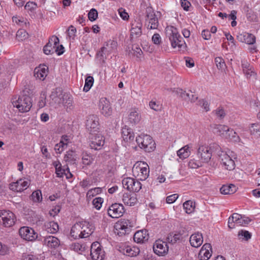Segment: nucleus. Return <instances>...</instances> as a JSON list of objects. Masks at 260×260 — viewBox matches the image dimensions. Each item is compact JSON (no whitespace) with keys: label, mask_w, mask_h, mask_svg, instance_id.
<instances>
[{"label":"nucleus","mask_w":260,"mask_h":260,"mask_svg":"<svg viewBox=\"0 0 260 260\" xmlns=\"http://www.w3.org/2000/svg\"><path fill=\"white\" fill-rule=\"evenodd\" d=\"M167 31L172 47L173 48L178 47L179 51H184L187 46L183 38L179 34L177 29L174 26H171L168 28Z\"/></svg>","instance_id":"f257e3e1"},{"label":"nucleus","mask_w":260,"mask_h":260,"mask_svg":"<svg viewBox=\"0 0 260 260\" xmlns=\"http://www.w3.org/2000/svg\"><path fill=\"white\" fill-rule=\"evenodd\" d=\"M138 146L143 149L145 151L150 152L153 151L155 148V143L152 138L147 134H141L136 138Z\"/></svg>","instance_id":"f03ea898"},{"label":"nucleus","mask_w":260,"mask_h":260,"mask_svg":"<svg viewBox=\"0 0 260 260\" xmlns=\"http://www.w3.org/2000/svg\"><path fill=\"white\" fill-rule=\"evenodd\" d=\"M134 224L128 219H122L118 221L114 225V233L119 236H122L128 234L132 230Z\"/></svg>","instance_id":"7ed1b4c3"},{"label":"nucleus","mask_w":260,"mask_h":260,"mask_svg":"<svg viewBox=\"0 0 260 260\" xmlns=\"http://www.w3.org/2000/svg\"><path fill=\"white\" fill-rule=\"evenodd\" d=\"M12 104L21 112L28 111L32 106L31 98L27 95L19 96L16 100L13 99Z\"/></svg>","instance_id":"20e7f679"},{"label":"nucleus","mask_w":260,"mask_h":260,"mask_svg":"<svg viewBox=\"0 0 260 260\" xmlns=\"http://www.w3.org/2000/svg\"><path fill=\"white\" fill-rule=\"evenodd\" d=\"M16 218L13 213L10 211H0V224L5 227L10 228L15 222Z\"/></svg>","instance_id":"39448f33"},{"label":"nucleus","mask_w":260,"mask_h":260,"mask_svg":"<svg viewBox=\"0 0 260 260\" xmlns=\"http://www.w3.org/2000/svg\"><path fill=\"white\" fill-rule=\"evenodd\" d=\"M146 21L148 22L147 28L150 29H157L158 20L152 7H148L146 9Z\"/></svg>","instance_id":"423d86ee"},{"label":"nucleus","mask_w":260,"mask_h":260,"mask_svg":"<svg viewBox=\"0 0 260 260\" xmlns=\"http://www.w3.org/2000/svg\"><path fill=\"white\" fill-rule=\"evenodd\" d=\"M89 139L90 148L96 150H100L105 143L104 137L101 134L91 133Z\"/></svg>","instance_id":"0eeeda50"},{"label":"nucleus","mask_w":260,"mask_h":260,"mask_svg":"<svg viewBox=\"0 0 260 260\" xmlns=\"http://www.w3.org/2000/svg\"><path fill=\"white\" fill-rule=\"evenodd\" d=\"M86 127L90 134L98 132L99 129V118L95 115H90L87 117Z\"/></svg>","instance_id":"6e6552de"},{"label":"nucleus","mask_w":260,"mask_h":260,"mask_svg":"<svg viewBox=\"0 0 260 260\" xmlns=\"http://www.w3.org/2000/svg\"><path fill=\"white\" fill-rule=\"evenodd\" d=\"M124 212L123 206L119 203L112 204L108 209V214L112 218H119L123 215Z\"/></svg>","instance_id":"1a4fd4ad"},{"label":"nucleus","mask_w":260,"mask_h":260,"mask_svg":"<svg viewBox=\"0 0 260 260\" xmlns=\"http://www.w3.org/2000/svg\"><path fill=\"white\" fill-rule=\"evenodd\" d=\"M104 253L98 242H94L91 244L90 255L92 260H104Z\"/></svg>","instance_id":"9d476101"},{"label":"nucleus","mask_w":260,"mask_h":260,"mask_svg":"<svg viewBox=\"0 0 260 260\" xmlns=\"http://www.w3.org/2000/svg\"><path fill=\"white\" fill-rule=\"evenodd\" d=\"M19 233L22 238L27 241H33L37 237V234L35 231L27 226L21 227L19 230Z\"/></svg>","instance_id":"9b49d317"},{"label":"nucleus","mask_w":260,"mask_h":260,"mask_svg":"<svg viewBox=\"0 0 260 260\" xmlns=\"http://www.w3.org/2000/svg\"><path fill=\"white\" fill-rule=\"evenodd\" d=\"M153 249L155 254L160 256L164 255L168 253L169 247L166 242L160 240H158L154 243Z\"/></svg>","instance_id":"f8f14e48"},{"label":"nucleus","mask_w":260,"mask_h":260,"mask_svg":"<svg viewBox=\"0 0 260 260\" xmlns=\"http://www.w3.org/2000/svg\"><path fill=\"white\" fill-rule=\"evenodd\" d=\"M59 40L55 36H52L49 40L48 43L44 47L43 52L46 55L52 54L55 52L56 46L58 44Z\"/></svg>","instance_id":"ddd939ff"},{"label":"nucleus","mask_w":260,"mask_h":260,"mask_svg":"<svg viewBox=\"0 0 260 260\" xmlns=\"http://www.w3.org/2000/svg\"><path fill=\"white\" fill-rule=\"evenodd\" d=\"M198 156L203 162H208L211 158L212 152L209 147L205 145L200 146L198 149Z\"/></svg>","instance_id":"4468645a"},{"label":"nucleus","mask_w":260,"mask_h":260,"mask_svg":"<svg viewBox=\"0 0 260 260\" xmlns=\"http://www.w3.org/2000/svg\"><path fill=\"white\" fill-rule=\"evenodd\" d=\"M144 166H137L133 169V172L137 173V176L139 180H146L149 173V168L147 164L143 163Z\"/></svg>","instance_id":"2eb2a0df"},{"label":"nucleus","mask_w":260,"mask_h":260,"mask_svg":"<svg viewBox=\"0 0 260 260\" xmlns=\"http://www.w3.org/2000/svg\"><path fill=\"white\" fill-rule=\"evenodd\" d=\"M212 132L219 136H220L224 138L225 137H229L228 133H229L230 128L225 125L214 124L210 125Z\"/></svg>","instance_id":"dca6fc26"},{"label":"nucleus","mask_w":260,"mask_h":260,"mask_svg":"<svg viewBox=\"0 0 260 260\" xmlns=\"http://www.w3.org/2000/svg\"><path fill=\"white\" fill-rule=\"evenodd\" d=\"M222 155L219 157L222 166L228 170L234 169L235 164L234 161L228 155L226 152L221 153Z\"/></svg>","instance_id":"f3484780"},{"label":"nucleus","mask_w":260,"mask_h":260,"mask_svg":"<svg viewBox=\"0 0 260 260\" xmlns=\"http://www.w3.org/2000/svg\"><path fill=\"white\" fill-rule=\"evenodd\" d=\"M100 108L101 113L106 117L111 115L112 109L110 102L106 98L102 99L100 102Z\"/></svg>","instance_id":"a211bd4d"},{"label":"nucleus","mask_w":260,"mask_h":260,"mask_svg":"<svg viewBox=\"0 0 260 260\" xmlns=\"http://www.w3.org/2000/svg\"><path fill=\"white\" fill-rule=\"evenodd\" d=\"M134 240L137 243H144L149 238V235L147 230L144 229L136 232L134 235Z\"/></svg>","instance_id":"6ab92c4d"},{"label":"nucleus","mask_w":260,"mask_h":260,"mask_svg":"<svg viewBox=\"0 0 260 260\" xmlns=\"http://www.w3.org/2000/svg\"><path fill=\"white\" fill-rule=\"evenodd\" d=\"M122 201L125 205L129 206H134L138 202L137 195L131 191L123 193Z\"/></svg>","instance_id":"aec40b11"},{"label":"nucleus","mask_w":260,"mask_h":260,"mask_svg":"<svg viewBox=\"0 0 260 260\" xmlns=\"http://www.w3.org/2000/svg\"><path fill=\"white\" fill-rule=\"evenodd\" d=\"M237 40L242 43L253 45L255 43V37L252 34L243 32L237 36Z\"/></svg>","instance_id":"412c9836"},{"label":"nucleus","mask_w":260,"mask_h":260,"mask_svg":"<svg viewBox=\"0 0 260 260\" xmlns=\"http://www.w3.org/2000/svg\"><path fill=\"white\" fill-rule=\"evenodd\" d=\"M142 23L139 20L135 21L132 23V28L131 29V38H138L142 35Z\"/></svg>","instance_id":"4be33fe9"},{"label":"nucleus","mask_w":260,"mask_h":260,"mask_svg":"<svg viewBox=\"0 0 260 260\" xmlns=\"http://www.w3.org/2000/svg\"><path fill=\"white\" fill-rule=\"evenodd\" d=\"M53 165L55 168V172L57 177H62L63 175H65L67 178H69L68 173L69 174L70 176H72V174L70 172L69 168L68 167L66 168H62L61 164L59 161H54Z\"/></svg>","instance_id":"5701e85b"},{"label":"nucleus","mask_w":260,"mask_h":260,"mask_svg":"<svg viewBox=\"0 0 260 260\" xmlns=\"http://www.w3.org/2000/svg\"><path fill=\"white\" fill-rule=\"evenodd\" d=\"M48 67L45 65H40L34 70V76L36 78L43 81L47 75Z\"/></svg>","instance_id":"b1692460"},{"label":"nucleus","mask_w":260,"mask_h":260,"mask_svg":"<svg viewBox=\"0 0 260 260\" xmlns=\"http://www.w3.org/2000/svg\"><path fill=\"white\" fill-rule=\"evenodd\" d=\"M29 185V181L24 179H20L16 182L11 184L12 189H15L17 191H21L26 189Z\"/></svg>","instance_id":"393cba45"},{"label":"nucleus","mask_w":260,"mask_h":260,"mask_svg":"<svg viewBox=\"0 0 260 260\" xmlns=\"http://www.w3.org/2000/svg\"><path fill=\"white\" fill-rule=\"evenodd\" d=\"M121 135L123 140L125 142H131L133 141L135 135L132 129L125 126L121 129Z\"/></svg>","instance_id":"a878e982"},{"label":"nucleus","mask_w":260,"mask_h":260,"mask_svg":"<svg viewBox=\"0 0 260 260\" xmlns=\"http://www.w3.org/2000/svg\"><path fill=\"white\" fill-rule=\"evenodd\" d=\"M62 105L67 110H72L74 108V105L73 104V96L68 93H64L62 95Z\"/></svg>","instance_id":"bb28decb"},{"label":"nucleus","mask_w":260,"mask_h":260,"mask_svg":"<svg viewBox=\"0 0 260 260\" xmlns=\"http://www.w3.org/2000/svg\"><path fill=\"white\" fill-rule=\"evenodd\" d=\"M189 242L192 247H200L203 242L202 234L197 233L191 235L190 237Z\"/></svg>","instance_id":"cd10ccee"},{"label":"nucleus","mask_w":260,"mask_h":260,"mask_svg":"<svg viewBox=\"0 0 260 260\" xmlns=\"http://www.w3.org/2000/svg\"><path fill=\"white\" fill-rule=\"evenodd\" d=\"M81 226V222L76 223L72 228L70 235L74 239L83 238L82 235V226Z\"/></svg>","instance_id":"c85d7f7f"},{"label":"nucleus","mask_w":260,"mask_h":260,"mask_svg":"<svg viewBox=\"0 0 260 260\" xmlns=\"http://www.w3.org/2000/svg\"><path fill=\"white\" fill-rule=\"evenodd\" d=\"M81 226H82V235L83 238H87L92 234L93 232V226L92 224H89V222H81Z\"/></svg>","instance_id":"c756f323"},{"label":"nucleus","mask_w":260,"mask_h":260,"mask_svg":"<svg viewBox=\"0 0 260 260\" xmlns=\"http://www.w3.org/2000/svg\"><path fill=\"white\" fill-rule=\"evenodd\" d=\"M44 243L48 247L55 248L59 246V240L54 236H48L44 239Z\"/></svg>","instance_id":"7c9ffc66"},{"label":"nucleus","mask_w":260,"mask_h":260,"mask_svg":"<svg viewBox=\"0 0 260 260\" xmlns=\"http://www.w3.org/2000/svg\"><path fill=\"white\" fill-rule=\"evenodd\" d=\"M141 116L139 112L135 109H132L128 115L129 121L132 124H137L141 120Z\"/></svg>","instance_id":"2f4dec72"},{"label":"nucleus","mask_w":260,"mask_h":260,"mask_svg":"<svg viewBox=\"0 0 260 260\" xmlns=\"http://www.w3.org/2000/svg\"><path fill=\"white\" fill-rule=\"evenodd\" d=\"M237 190L236 186L234 184L223 185L220 188V192L223 194H231L235 193Z\"/></svg>","instance_id":"473e14b6"},{"label":"nucleus","mask_w":260,"mask_h":260,"mask_svg":"<svg viewBox=\"0 0 260 260\" xmlns=\"http://www.w3.org/2000/svg\"><path fill=\"white\" fill-rule=\"evenodd\" d=\"M140 253V249L137 247L127 246L123 249L124 255L130 257L136 256Z\"/></svg>","instance_id":"72a5a7b5"},{"label":"nucleus","mask_w":260,"mask_h":260,"mask_svg":"<svg viewBox=\"0 0 260 260\" xmlns=\"http://www.w3.org/2000/svg\"><path fill=\"white\" fill-rule=\"evenodd\" d=\"M64 160L66 162L71 164H74L76 160L75 152L72 150L67 151L64 156Z\"/></svg>","instance_id":"f704fd0d"},{"label":"nucleus","mask_w":260,"mask_h":260,"mask_svg":"<svg viewBox=\"0 0 260 260\" xmlns=\"http://www.w3.org/2000/svg\"><path fill=\"white\" fill-rule=\"evenodd\" d=\"M210 151L212 153H216L219 157H221L222 154L221 153H224L225 152L221 150L220 146L216 143H212L210 144L209 147Z\"/></svg>","instance_id":"c9c22d12"},{"label":"nucleus","mask_w":260,"mask_h":260,"mask_svg":"<svg viewBox=\"0 0 260 260\" xmlns=\"http://www.w3.org/2000/svg\"><path fill=\"white\" fill-rule=\"evenodd\" d=\"M48 233L54 234L57 232L59 230V226L56 222L50 221L45 224Z\"/></svg>","instance_id":"e433bc0d"},{"label":"nucleus","mask_w":260,"mask_h":260,"mask_svg":"<svg viewBox=\"0 0 260 260\" xmlns=\"http://www.w3.org/2000/svg\"><path fill=\"white\" fill-rule=\"evenodd\" d=\"M178 156L181 158H186L190 155V151H189V147L188 145H185L183 147L180 149L177 152Z\"/></svg>","instance_id":"4c0bfd02"},{"label":"nucleus","mask_w":260,"mask_h":260,"mask_svg":"<svg viewBox=\"0 0 260 260\" xmlns=\"http://www.w3.org/2000/svg\"><path fill=\"white\" fill-rule=\"evenodd\" d=\"M183 208L187 214H190L194 211L195 208V203L188 200L184 203Z\"/></svg>","instance_id":"58836bf2"},{"label":"nucleus","mask_w":260,"mask_h":260,"mask_svg":"<svg viewBox=\"0 0 260 260\" xmlns=\"http://www.w3.org/2000/svg\"><path fill=\"white\" fill-rule=\"evenodd\" d=\"M62 94H60L59 96L57 95L56 92H52L50 97L52 100V104H56L57 105H60L62 103Z\"/></svg>","instance_id":"ea45409f"},{"label":"nucleus","mask_w":260,"mask_h":260,"mask_svg":"<svg viewBox=\"0 0 260 260\" xmlns=\"http://www.w3.org/2000/svg\"><path fill=\"white\" fill-rule=\"evenodd\" d=\"M181 237V235L180 233H170L167 238V241L171 243L172 244L175 243L178 240H179L180 239V238Z\"/></svg>","instance_id":"a19ab883"},{"label":"nucleus","mask_w":260,"mask_h":260,"mask_svg":"<svg viewBox=\"0 0 260 260\" xmlns=\"http://www.w3.org/2000/svg\"><path fill=\"white\" fill-rule=\"evenodd\" d=\"M134 180V179L130 177L124 178L122 181V184L123 187L131 191Z\"/></svg>","instance_id":"79ce46f5"},{"label":"nucleus","mask_w":260,"mask_h":260,"mask_svg":"<svg viewBox=\"0 0 260 260\" xmlns=\"http://www.w3.org/2000/svg\"><path fill=\"white\" fill-rule=\"evenodd\" d=\"M237 220H236V224L239 226H244L251 221L248 217H243L241 214H239V217L237 216Z\"/></svg>","instance_id":"37998d69"},{"label":"nucleus","mask_w":260,"mask_h":260,"mask_svg":"<svg viewBox=\"0 0 260 260\" xmlns=\"http://www.w3.org/2000/svg\"><path fill=\"white\" fill-rule=\"evenodd\" d=\"M102 188L101 187H95L89 189L86 194L87 198L91 199L97 194L102 192Z\"/></svg>","instance_id":"c03bdc74"},{"label":"nucleus","mask_w":260,"mask_h":260,"mask_svg":"<svg viewBox=\"0 0 260 260\" xmlns=\"http://www.w3.org/2000/svg\"><path fill=\"white\" fill-rule=\"evenodd\" d=\"M238 236L239 239L247 241L251 238V234L247 231L241 230L239 231Z\"/></svg>","instance_id":"a18cd8bd"},{"label":"nucleus","mask_w":260,"mask_h":260,"mask_svg":"<svg viewBox=\"0 0 260 260\" xmlns=\"http://www.w3.org/2000/svg\"><path fill=\"white\" fill-rule=\"evenodd\" d=\"M67 147V143L63 141H60L59 143L56 144L54 147V150L57 153H61Z\"/></svg>","instance_id":"49530a36"},{"label":"nucleus","mask_w":260,"mask_h":260,"mask_svg":"<svg viewBox=\"0 0 260 260\" xmlns=\"http://www.w3.org/2000/svg\"><path fill=\"white\" fill-rule=\"evenodd\" d=\"M94 82L93 78L89 76L85 79V83L83 88V91L87 92L92 87Z\"/></svg>","instance_id":"de8ad7c7"},{"label":"nucleus","mask_w":260,"mask_h":260,"mask_svg":"<svg viewBox=\"0 0 260 260\" xmlns=\"http://www.w3.org/2000/svg\"><path fill=\"white\" fill-rule=\"evenodd\" d=\"M250 132L251 135L255 136H260V124L258 123H253L250 127Z\"/></svg>","instance_id":"09e8293b"},{"label":"nucleus","mask_w":260,"mask_h":260,"mask_svg":"<svg viewBox=\"0 0 260 260\" xmlns=\"http://www.w3.org/2000/svg\"><path fill=\"white\" fill-rule=\"evenodd\" d=\"M237 216L239 217V214L235 213L229 218L228 226L230 229H233L235 228L236 220H237L238 219Z\"/></svg>","instance_id":"8fccbe9b"},{"label":"nucleus","mask_w":260,"mask_h":260,"mask_svg":"<svg viewBox=\"0 0 260 260\" xmlns=\"http://www.w3.org/2000/svg\"><path fill=\"white\" fill-rule=\"evenodd\" d=\"M31 198L35 202H40L42 200V192L40 190L34 191L31 194Z\"/></svg>","instance_id":"3c124183"},{"label":"nucleus","mask_w":260,"mask_h":260,"mask_svg":"<svg viewBox=\"0 0 260 260\" xmlns=\"http://www.w3.org/2000/svg\"><path fill=\"white\" fill-rule=\"evenodd\" d=\"M227 134L228 135H229V137H225V139L236 142L240 140V138L239 136H238L236 132H234L231 128L229 129V133H228Z\"/></svg>","instance_id":"603ef678"},{"label":"nucleus","mask_w":260,"mask_h":260,"mask_svg":"<svg viewBox=\"0 0 260 260\" xmlns=\"http://www.w3.org/2000/svg\"><path fill=\"white\" fill-rule=\"evenodd\" d=\"M104 200L101 197H98L94 199L92 201V204L95 208L100 210L102 207Z\"/></svg>","instance_id":"864d4df0"},{"label":"nucleus","mask_w":260,"mask_h":260,"mask_svg":"<svg viewBox=\"0 0 260 260\" xmlns=\"http://www.w3.org/2000/svg\"><path fill=\"white\" fill-rule=\"evenodd\" d=\"M215 62L217 68L219 70H222L225 67V63L223 58L217 57L215 58Z\"/></svg>","instance_id":"5fc2aeb1"},{"label":"nucleus","mask_w":260,"mask_h":260,"mask_svg":"<svg viewBox=\"0 0 260 260\" xmlns=\"http://www.w3.org/2000/svg\"><path fill=\"white\" fill-rule=\"evenodd\" d=\"M88 18L91 21H93L96 19L98 16V13L96 9L92 8L88 13Z\"/></svg>","instance_id":"6e6d98bb"},{"label":"nucleus","mask_w":260,"mask_h":260,"mask_svg":"<svg viewBox=\"0 0 260 260\" xmlns=\"http://www.w3.org/2000/svg\"><path fill=\"white\" fill-rule=\"evenodd\" d=\"M27 33L24 29H19L16 33V38L18 40H23L26 38Z\"/></svg>","instance_id":"4d7b16f0"},{"label":"nucleus","mask_w":260,"mask_h":260,"mask_svg":"<svg viewBox=\"0 0 260 260\" xmlns=\"http://www.w3.org/2000/svg\"><path fill=\"white\" fill-rule=\"evenodd\" d=\"M202 163L194 159H191L188 162V166L192 169H196L202 167Z\"/></svg>","instance_id":"13d9d810"},{"label":"nucleus","mask_w":260,"mask_h":260,"mask_svg":"<svg viewBox=\"0 0 260 260\" xmlns=\"http://www.w3.org/2000/svg\"><path fill=\"white\" fill-rule=\"evenodd\" d=\"M215 114L219 119H221L224 118L225 113L222 108L219 107L214 111Z\"/></svg>","instance_id":"bf43d9fd"},{"label":"nucleus","mask_w":260,"mask_h":260,"mask_svg":"<svg viewBox=\"0 0 260 260\" xmlns=\"http://www.w3.org/2000/svg\"><path fill=\"white\" fill-rule=\"evenodd\" d=\"M141 183L139 181L134 180L131 191H132L133 192H138L141 189Z\"/></svg>","instance_id":"052dcab7"},{"label":"nucleus","mask_w":260,"mask_h":260,"mask_svg":"<svg viewBox=\"0 0 260 260\" xmlns=\"http://www.w3.org/2000/svg\"><path fill=\"white\" fill-rule=\"evenodd\" d=\"M12 20L13 22H15L17 24H20L22 26H23L24 25L26 26L27 23L24 22V18L23 17L13 16Z\"/></svg>","instance_id":"680f3d73"},{"label":"nucleus","mask_w":260,"mask_h":260,"mask_svg":"<svg viewBox=\"0 0 260 260\" xmlns=\"http://www.w3.org/2000/svg\"><path fill=\"white\" fill-rule=\"evenodd\" d=\"M149 107L151 109L156 111H158L160 110L161 109V106L158 104V103H156L155 101H151L149 102Z\"/></svg>","instance_id":"e2e57ef3"},{"label":"nucleus","mask_w":260,"mask_h":260,"mask_svg":"<svg viewBox=\"0 0 260 260\" xmlns=\"http://www.w3.org/2000/svg\"><path fill=\"white\" fill-rule=\"evenodd\" d=\"M76 32V29L73 25H71L69 27L68 29V36L70 38H72L73 40L74 39V38L76 36L75 34Z\"/></svg>","instance_id":"0e129e2a"},{"label":"nucleus","mask_w":260,"mask_h":260,"mask_svg":"<svg viewBox=\"0 0 260 260\" xmlns=\"http://www.w3.org/2000/svg\"><path fill=\"white\" fill-rule=\"evenodd\" d=\"M178 194H173L169 196L166 198V202L168 204L173 203L178 199Z\"/></svg>","instance_id":"69168bd1"},{"label":"nucleus","mask_w":260,"mask_h":260,"mask_svg":"<svg viewBox=\"0 0 260 260\" xmlns=\"http://www.w3.org/2000/svg\"><path fill=\"white\" fill-rule=\"evenodd\" d=\"M132 49L134 51V54L138 58H140L142 57L143 54V52L141 48L139 47L136 46L133 47Z\"/></svg>","instance_id":"338daca9"},{"label":"nucleus","mask_w":260,"mask_h":260,"mask_svg":"<svg viewBox=\"0 0 260 260\" xmlns=\"http://www.w3.org/2000/svg\"><path fill=\"white\" fill-rule=\"evenodd\" d=\"M83 163L86 165H89L92 163V158L91 156L84 154L82 157Z\"/></svg>","instance_id":"774afa93"}]
</instances>
